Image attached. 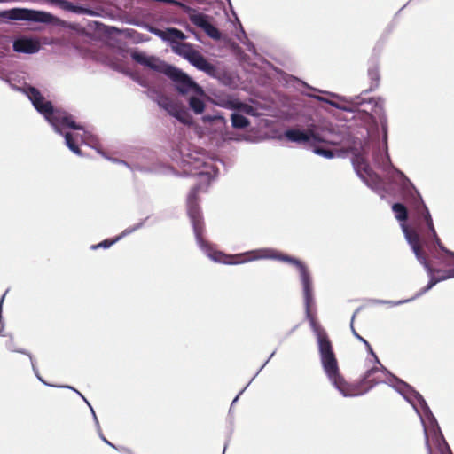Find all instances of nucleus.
<instances>
[{
  "instance_id": "2",
  "label": "nucleus",
  "mask_w": 454,
  "mask_h": 454,
  "mask_svg": "<svg viewBox=\"0 0 454 454\" xmlns=\"http://www.w3.org/2000/svg\"><path fill=\"white\" fill-rule=\"evenodd\" d=\"M27 96L34 107L51 125L55 132L65 137L66 145L75 154L81 155L79 142L90 145L94 138L92 135L77 125L72 115L65 111L54 109L51 101L47 100L38 90L31 86L19 88Z\"/></svg>"
},
{
  "instance_id": "29",
  "label": "nucleus",
  "mask_w": 454,
  "mask_h": 454,
  "mask_svg": "<svg viewBox=\"0 0 454 454\" xmlns=\"http://www.w3.org/2000/svg\"><path fill=\"white\" fill-rule=\"evenodd\" d=\"M417 297H412L411 299H407V300H402V301H384V300H375L373 301V303H376V304H387V305H389V306H398V305H401V304H404V303H407L411 301H413L415 300Z\"/></svg>"
},
{
  "instance_id": "8",
  "label": "nucleus",
  "mask_w": 454,
  "mask_h": 454,
  "mask_svg": "<svg viewBox=\"0 0 454 454\" xmlns=\"http://www.w3.org/2000/svg\"><path fill=\"white\" fill-rule=\"evenodd\" d=\"M4 17L12 20H27L44 24H59L61 20L50 12L27 8H13Z\"/></svg>"
},
{
  "instance_id": "4",
  "label": "nucleus",
  "mask_w": 454,
  "mask_h": 454,
  "mask_svg": "<svg viewBox=\"0 0 454 454\" xmlns=\"http://www.w3.org/2000/svg\"><path fill=\"white\" fill-rule=\"evenodd\" d=\"M307 309V308L305 307ZM306 317L309 320L310 326L317 336L321 364L325 373L334 387L345 397L358 396L354 385H350L340 374L337 360L332 349V345L325 332L317 324L315 318L306 311Z\"/></svg>"
},
{
  "instance_id": "26",
  "label": "nucleus",
  "mask_w": 454,
  "mask_h": 454,
  "mask_svg": "<svg viewBox=\"0 0 454 454\" xmlns=\"http://www.w3.org/2000/svg\"><path fill=\"white\" fill-rule=\"evenodd\" d=\"M440 249L446 254V257L442 259V264L454 269V252L446 249L442 245H440Z\"/></svg>"
},
{
  "instance_id": "17",
  "label": "nucleus",
  "mask_w": 454,
  "mask_h": 454,
  "mask_svg": "<svg viewBox=\"0 0 454 454\" xmlns=\"http://www.w3.org/2000/svg\"><path fill=\"white\" fill-rule=\"evenodd\" d=\"M188 61L199 70H201L207 74H213L215 73V67L210 64L198 51L192 55Z\"/></svg>"
},
{
  "instance_id": "11",
  "label": "nucleus",
  "mask_w": 454,
  "mask_h": 454,
  "mask_svg": "<svg viewBox=\"0 0 454 454\" xmlns=\"http://www.w3.org/2000/svg\"><path fill=\"white\" fill-rule=\"evenodd\" d=\"M131 58L133 60L137 62L138 64L146 67L152 70L163 73L166 75L168 73V69L171 68L172 66L167 64L157 57L147 55L142 51H132Z\"/></svg>"
},
{
  "instance_id": "38",
  "label": "nucleus",
  "mask_w": 454,
  "mask_h": 454,
  "mask_svg": "<svg viewBox=\"0 0 454 454\" xmlns=\"http://www.w3.org/2000/svg\"><path fill=\"white\" fill-rule=\"evenodd\" d=\"M239 396V395H238L235 397V399H234V400H233V402H232V404H233L235 402H237V400H238Z\"/></svg>"
},
{
  "instance_id": "1",
  "label": "nucleus",
  "mask_w": 454,
  "mask_h": 454,
  "mask_svg": "<svg viewBox=\"0 0 454 454\" xmlns=\"http://www.w3.org/2000/svg\"><path fill=\"white\" fill-rule=\"evenodd\" d=\"M189 164L197 170L194 175L198 176L200 178L199 184L192 189L188 195L187 208L189 217L192 223L196 241L200 249L215 262L229 265L242 264L265 259L278 260L293 264L296 267L299 273L304 303L307 308L308 316L309 317V307L314 304L313 282L308 267L301 261L287 254H284L273 248H260L242 254L229 255L221 251L215 250L202 239V223L200 212L197 205V193L199 191L204 190V187L209 185V184L216 177L218 168L212 160L205 161L202 160H195L194 162L189 161Z\"/></svg>"
},
{
  "instance_id": "28",
  "label": "nucleus",
  "mask_w": 454,
  "mask_h": 454,
  "mask_svg": "<svg viewBox=\"0 0 454 454\" xmlns=\"http://www.w3.org/2000/svg\"><path fill=\"white\" fill-rule=\"evenodd\" d=\"M355 316H356V314L353 315L352 319H351V325H350L352 333L354 334V336L357 340H359L360 341H362L365 345V347L367 348V349H368L369 353L371 354V356H374L375 353L373 352V350H372V347L370 346L369 342L366 340H364L362 336H360L356 332V330H355V328L353 326V322H354V319H355Z\"/></svg>"
},
{
  "instance_id": "30",
  "label": "nucleus",
  "mask_w": 454,
  "mask_h": 454,
  "mask_svg": "<svg viewBox=\"0 0 454 454\" xmlns=\"http://www.w3.org/2000/svg\"><path fill=\"white\" fill-rule=\"evenodd\" d=\"M7 348H8L11 351L19 352V353H22V354H26V355H27V356H29V358H30V361H31V364H32L33 370H34L35 373L36 374L37 378L39 379V380H40V381H42L43 383L46 384V383L43 380V379H42V378L37 374V371L35 370V364H34L33 357H32V356H31L29 353L26 352L25 350H21V349H20H20H14V348H13V347H12V343H10V344L7 346Z\"/></svg>"
},
{
  "instance_id": "21",
  "label": "nucleus",
  "mask_w": 454,
  "mask_h": 454,
  "mask_svg": "<svg viewBox=\"0 0 454 454\" xmlns=\"http://www.w3.org/2000/svg\"><path fill=\"white\" fill-rule=\"evenodd\" d=\"M380 122L382 129V143L384 145V155L388 160V145H387V118L386 114H382L380 118Z\"/></svg>"
},
{
  "instance_id": "20",
  "label": "nucleus",
  "mask_w": 454,
  "mask_h": 454,
  "mask_svg": "<svg viewBox=\"0 0 454 454\" xmlns=\"http://www.w3.org/2000/svg\"><path fill=\"white\" fill-rule=\"evenodd\" d=\"M51 2L65 11H69L75 13H90L85 8L75 6L72 3L66 0H51Z\"/></svg>"
},
{
  "instance_id": "35",
  "label": "nucleus",
  "mask_w": 454,
  "mask_h": 454,
  "mask_svg": "<svg viewBox=\"0 0 454 454\" xmlns=\"http://www.w3.org/2000/svg\"><path fill=\"white\" fill-rule=\"evenodd\" d=\"M64 387H67V388H70V389H73L74 391H75L83 400L84 402L89 405L90 411H91V413L93 415V418H94V420H95V423L96 425L99 427L98 426V418L96 416V413L93 410V408L91 407V405L90 404V403L86 400V398L77 390H75L74 388L71 387H68V386H65Z\"/></svg>"
},
{
  "instance_id": "15",
  "label": "nucleus",
  "mask_w": 454,
  "mask_h": 454,
  "mask_svg": "<svg viewBox=\"0 0 454 454\" xmlns=\"http://www.w3.org/2000/svg\"><path fill=\"white\" fill-rule=\"evenodd\" d=\"M373 160L374 163L377 164L380 168H381L383 170L387 171L388 169H393L396 175L403 179L405 182L410 183L409 179L405 176V175L400 171L399 169L395 168L390 160V157L388 156V160L385 158L384 155V145H382V149H379L377 152L373 153Z\"/></svg>"
},
{
  "instance_id": "31",
  "label": "nucleus",
  "mask_w": 454,
  "mask_h": 454,
  "mask_svg": "<svg viewBox=\"0 0 454 454\" xmlns=\"http://www.w3.org/2000/svg\"><path fill=\"white\" fill-rule=\"evenodd\" d=\"M215 121H220L223 123L226 122V120L219 114H215V115L207 114L202 117V121L204 123H211Z\"/></svg>"
},
{
  "instance_id": "16",
  "label": "nucleus",
  "mask_w": 454,
  "mask_h": 454,
  "mask_svg": "<svg viewBox=\"0 0 454 454\" xmlns=\"http://www.w3.org/2000/svg\"><path fill=\"white\" fill-rule=\"evenodd\" d=\"M39 49V43L32 39H18L13 43V50L17 52L32 54L37 52Z\"/></svg>"
},
{
  "instance_id": "27",
  "label": "nucleus",
  "mask_w": 454,
  "mask_h": 454,
  "mask_svg": "<svg viewBox=\"0 0 454 454\" xmlns=\"http://www.w3.org/2000/svg\"><path fill=\"white\" fill-rule=\"evenodd\" d=\"M205 33L211 38L218 40L221 37L219 30L210 22L203 28Z\"/></svg>"
},
{
  "instance_id": "9",
  "label": "nucleus",
  "mask_w": 454,
  "mask_h": 454,
  "mask_svg": "<svg viewBox=\"0 0 454 454\" xmlns=\"http://www.w3.org/2000/svg\"><path fill=\"white\" fill-rule=\"evenodd\" d=\"M285 137L288 141L300 145H314L326 141L325 131L314 124L308 126L306 130L299 129H287L285 132Z\"/></svg>"
},
{
  "instance_id": "37",
  "label": "nucleus",
  "mask_w": 454,
  "mask_h": 454,
  "mask_svg": "<svg viewBox=\"0 0 454 454\" xmlns=\"http://www.w3.org/2000/svg\"><path fill=\"white\" fill-rule=\"evenodd\" d=\"M100 437L101 439L106 442L107 443L108 445H110L111 447L113 448H116L113 443H111L110 442L107 441V439H106L101 434H100Z\"/></svg>"
},
{
  "instance_id": "24",
  "label": "nucleus",
  "mask_w": 454,
  "mask_h": 454,
  "mask_svg": "<svg viewBox=\"0 0 454 454\" xmlns=\"http://www.w3.org/2000/svg\"><path fill=\"white\" fill-rule=\"evenodd\" d=\"M231 120L232 127L236 129H244L250 123L247 118L235 113L231 114Z\"/></svg>"
},
{
  "instance_id": "12",
  "label": "nucleus",
  "mask_w": 454,
  "mask_h": 454,
  "mask_svg": "<svg viewBox=\"0 0 454 454\" xmlns=\"http://www.w3.org/2000/svg\"><path fill=\"white\" fill-rule=\"evenodd\" d=\"M350 102L356 105L362 112L374 114L379 119L382 114H386L384 112V101L380 98L365 99L362 96H356L351 98Z\"/></svg>"
},
{
  "instance_id": "19",
  "label": "nucleus",
  "mask_w": 454,
  "mask_h": 454,
  "mask_svg": "<svg viewBox=\"0 0 454 454\" xmlns=\"http://www.w3.org/2000/svg\"><path fill=\"white\" fill-rule=\"evenodd\" d=\"M204 96L191 94L189 98V106L196 114H200L205 109V104L202 99Z\"/></svg>"
},
{
  "instance_id": "39",
  "label": "nucleus",
  "mask_w": 454,
  "mask_h": 454,
  "mask_svg": "<svg viewBox=\"0 0 454 454\" xmlns=\"http://www.w3.org/2000/svg\"><path fill=\"white\" fill-rule=\"evenodd\" d=\"M4 0H0V3H1V2H4Z\"/></svg>"
},
{
  "instance_id": "6",
  "label": "nucleus",
  "mask_w": 454,
  "mask_h": 454,
  "mask_svg": "<svg viewBox=\"0 0 454 454\" xmlns=\"http://www.w3.org/2000/svg\"><path fill=\"white\" fill-rule=\"evenodd\" d=\"M419 416L424 428L427 454H432L430 441L434 442L440 454H452L429 407L426 408Z\"/></svg>"
},
{
  "instance_id": "14",
  "label": "nucleus",
  "mask_w": 454,
  "mask_h": 454,
  "mask_svg": "<svg viewBox=\"0 0 454 454\" xmlns=\"http://www.w3.org/2000/svg\"><path fill=\"white\" fill-rule=\"evenodd\" d=\"M158 104L169 114L173 115L182 122L185 121V111L184 107L176 100L165 96H161L158 99Z\"/></svg>"
},
{
  "instance_id": "13",
  "label": "nucleus",
  "mask_w": 454,
  "mask_h": 454,
  "mask_svg": "<svg viewBox=\"0 0 454 454\" xmlns=\"http://www.w3.org/2000/svg\"><path fill=\"white\" fill-rule=\"evenodd\" d=\"M352 163L355 170L358 176L368 186H371V181H374L377 176L370 168L364 154L358 153H356L352 159Z\"/></svg>"
},
{
  "instance_id": "23",
  "label": "nucleus",
  "mask_w": 454,
  "mask_h": 454,
  "mask_svg": "<svg viewBox=\"0 0 454 454\" xmlns=\"http://www.w3.org/2000/svg\"><path fill=\"white\" fill-rule=\"evenodd\" d=\"M392 209H393V211L395 213V218L399 222H401V225L404 224L406 226V224L403 223L407 219V209H406V207L403 204L395 203V204H394L392 206Z\"/></svg>"
},
{
  "instance_id": "32",
  "label": "nucleus",
  "mask_w": 454,
  "mask_h": 454,
  "mask_svg": "<svg viewBox=\"0 0 454 454\" xmlns=\"http://www.w3.org/2000/svg\"><path fill=\"white\" fill-rule=\"evenodd\" d=\"M368 75L371 78V80L375 82L373 87L376 88L378 86V82L380 80V74H379L378 68L374 67V68L369 69Z\"/></svg>"
},
{
  "instance_id": "25",
  "label": "nucleus",
  "mask_w": 454,
  "mask_h": 454,
  "mask_svg": "<svg viewBox=\"0 0 454 454\" xmlns=\"http://www.w3.org/2000/svg\"><path fill=\"white\" fill-rule=\"evenodd\" d=\"M192 24L203 29L210 21L208 16L203 13H193L190 16Z\"/></svg>"
},
{
  "instance_id": "33",
  "label": "nucleus",
  "mask_w": 454,
  "mask_h": 454,
  "mask_svg": "<svg viewBox=\"0 0 454 454\" xmlns=\"http://www.w3.org/2000/svg\"><path fill=\"white\" fill-rule=\"evenodd\" d=\"M231 107L239 108L247 114H251V115L254 114V109L251 106H248V105H245V104H239V106L232 105Z\"/></svg>"
},
{
  "instance_id": "5",
  "label": "nucleus",
  "mask_w": 454,
  "mask_h": 454,
  "mask_svg": "<svg viewBox=\"0 0 454 454\" xmlns=\"http://www.w3.org/2000/svg\"><path fill=\"white\" fill-rule=\"evenodd\" d=\"M402 231L404 234V237L411 246L417 260L424 266L425 270H427L430 280L427 284V286L419 291L415 297H419L425 293L428 292L430 289H432L438 282L449 279V278H454V269H449L448 270L442 272V275L439 277H434V270H433L429 264L427 262V259L425 255L422 254L421 247H420V241H419V236L415 231L409 230L407 226L404 224H402Z\"/></svg>"
},
{
  "instance_id": "10",
  "label": "nucleus",
  "mask_w": 454,
  "mask_h": 454,
  "mask_svg": "<svg viewBox=\"0 0 454 454\" xmlns=\"http://www.w3.org/2000/svg\"><path fill=\"white\" fill-rule=\"evenodd\" d=\"M167 76L174 82L176 89L181 94L205 95L202 88L200 87L190 76L173 66L168 69Z\"/></svg>"
},
{
  "instance_id": "22",
  "label": "nucleus",
  "mask_w": 454,
  "mask_h": 454,
  "mask_svg": "<svg viewBox=\"0 0 454 454\" xmlns=\"http://www.w3.org/2000/svg\"><path fill=\"white\" fill-rule=\"evenodd\" d=\"M423 207H424L423 217L426 221V224H427V228L429 229V231L432 234V237L434 238L436 245L440 247V245H442V243H441L439 238L437 237L436 231L434 228L433 220L430 215V213L425 206H423Z\"/></svg>"
},
{
  "instance_id": "36",
  "label": "nucleus",
  "mask_w": 454,
  "mask_h": 454,
  "mask_svg": "<svg viewBox=\"0 0 454 454\" xmlns=\"http://www.w3.org/2000/svg\"><path fill=\"white\" fill-rule=\"evenodd\" d=\"M4 297H5V294L2 296V298L0 300V323L2 325V327L0 329V335L1 336H5L4 326H3V318H2V305H3V302H4Z\"/></svg>"
},
{
  "instance_id": "3",
  "label": "nucleus",
  "mask_w": 454,
  "mask_h": 454,
  "mask_svg": "<svg viewBox=\"0 0 454 454\" xmlns=\"http://www.w3.org/2000/svg\"><path fill=\"white\" fill-rule=\"evenodd\" d=\"M372 356L374 364L371 368L367 369L361 380V385H367V387L364 390H358V387L354 386L355 391L359 393L358 395L367 393L380 383H385L400 393L411 404L418 415L428 407L421 395L413 390L411 386L391 374L381 364L375 354Z\"/></svg>"
},
{
  "instance_id": "7",
  "label": "nucleus",
  "mask_w": 454,
  "mask_h": 454,
  "mask_svg": "<svg viewBox=\"0 0 454 454\" xmlns=\"http://www.w3.org/2000/svg\"><path fill=\"white\" fill-rule=\"evenodd\" d=\"M152 32L162 40L170 42L172 51L187 60L196 51L190 43L177 42L185 39V35L176 28H168L166 30L153 28Z\"/></svg>"
},
{
  "instance_id": "34",
  "label": "nucleus",
  "mask_w": 454,
  "mask_h": 454,
  "mask_svg": "<svg viewBox=\"0 0 454 454\" xmlns=\"http://www.w3.org/2000/svg\"><path fill=\"white\" fill-rule=\"evenodd\" d=\"M314 153L317 155L323 156L326 159H331L333 157V153L330 150H325L322 148H315Z\"/></svg>"
},
{
  "instance_id": "18",
  "label": "nucleus",
  "mask_w": 454,
  "mask_h": 454,
  "mask_svg": "<svg viewBox=\"0 0 454 454\" xmlns=\"http://www.w3.org/2000/svg\"><path fill=\"white\" fill-rule=\"evenodd\" d=\"M141 226H142V223H140L131 228H127L116 239H114L113 240L106 239V240H104L97 245H93V246H91V249L108 248L112 245H114L116 241L120 240L121 238H123V237L132 233L133 231L138 230L139 228H141Z\"/></svg>"
}]
</instances>
